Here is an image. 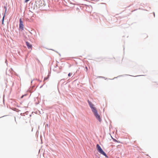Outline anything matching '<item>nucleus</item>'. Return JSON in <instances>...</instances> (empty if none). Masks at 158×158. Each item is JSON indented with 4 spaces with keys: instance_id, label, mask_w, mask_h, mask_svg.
<instances>
[{
    "instance_id": "f257e3e1",
    "label": "nucleus",
    "mask_w": 158,
    "mask_h": 158,
    "mask_svg": "<svg viewBox=\"0 0 158 158\" xmlns=\"http://www.w3.org/2000/svg\"><path fill=\"white\" fill-rule=\"evenodd\" d=\"M96 148L100 154L104 155L106 157H108V156L106 153L103 151L101 147L98 144H97L96 145Z\"/></svg>"
},
{
    "instance_id": "f03ea898",
    "label": "nucleus",
    "mask_w": 158,
    "mask_h": 158,
    "mask_svg": "<svg viewBox=\"0 0 158 158\" xmlns=\"http://www.w3.org/2000/svg\"><path fill=\"white\" fill-rule=\"evenodd\" d=\"M94 114L95 116V117L98 120L99 122H101V119L100 118V117L98 114L97 112V111L96 109L94 110L93 111H92Z\"/></svg>"
},
{
    "instance_id": "7ed1b4c3",
    "label": "nucleus",
    "mask_w": 158,
    "mask_h": 158,
    "mask_svg": "<svg viewBox=\"0 0 158 158\" xmlns=\"http://www.w3.org/2000/svg\"><path fill=\"white\" fill-rule=\"evenodd\" d=\"M88 103L91 109H92V111H93L94 110L96 109L95 107L94 106V105L89 100L88 101Z\"/></svg>"
},
{
    "instance_id": "20e7f679",
    "label": "nucleus",
    "mask_w": 158,
    "mask_h": 158,
    "mask_svg": "<svg viewBox=\"0 0 158 158\" xmlns=\"http://www.w3.org/2000/svg\"><path fill=\"white\" fill-rule=\"evenodd\" d=\"M26 44L28 49H32V45L31 44L27 42H26Z\"/></svg>"
},
{
    "instance_id": "39448f33",
    "label": "nucleus",
    "mask_w": 158,
    "mask_h": 158,
    "mask_svg": "<svg viewBox=\"0 0 158 158\" xmlns=\"http://www.w3.org/2000/svg\"><path fill=\"white\" fill-rule=\"evenodd\" d=\"M22 21L20 20V30L21 29L23 30V25Z\"/></svg>"
},
{
    "instance_id": "423d86ee",
    "label": "nucleus",
    "mask_w": 158,
    "mask_h": 158,
    "mask_svg": "<svg viewBox=\"0 0 158 158\" xmlns=\"http://www.w3.org/2000/svg\"><path fill=\"white\" fill-rule=\"evenodd\" d=\"M4 17H5V15L3 17V19H2V24H3V21H4Z\"/></svg>"
},
{
    "instance_id": "0eeeda50",
    "label": "nucleus",
    "mask_w": 158,
    "mask_h": 158,
    "mask_svg": "<svg viewBox=\"0 0 158 158\" xmlns=\"http://www.w3.org/2000/svg\"><path fill=\"white\" fill-rule=\"evenodd\" d=\"M4 8L5 9V12H6V6H4Z\"/></svg>"
},
{
    "instance_id": "6e6552de",
    "label": "nucleus",
    "mask_w": 158,
    "mask_h": 158,
    "mask_svg": "<svg viewBox=\"0 0 158 158\" xmlns=\"http://www.w3.org/2000/svg\"><path fill=\"white\" fill-rule=\"evenodd\" d=\"M29 0H25V2H28Z\"/></svg>"
},
{
    "instance_id": "1a4fd4ad",
    "label": "nucleus",
    "mask_w": 158,
    "mask_h": 158,
    "mask_svg": "<svg viewBox=\"0 0 158 158\" xmlns=\"http://www.w3.org/2000/svg\"><path fill=\"white\" fill-rule=\"evenodd\" d=\"M85 69H86V71H87L88 70V68H87V67H85Z\"/></svg>"
},
{
    "instance_id": "9d476101",
    "label": "nucleus",
    "mask_w": 158,
    "mask_h": 158,
    "mask_svg": "<svg viewBox=\"0 0 158 158\" xmlns=\"http://www.w3.org/2000/svg\"><path fill=\"white\" fill-rule=\"evenodd\" d=\"M68 76L69 77H70L71 76V74L70 73H69V74H68Z\"/></svg>"
},
{
    "instance_id": "9b49d317",
    "label": "nucleus",
    "mask_w": 158,
    "mask_h": 158,
    "mask_svg": "<svg viewBox=\"0 0 158 158\" xmlns=\"http://www.w3.org/2000/svg\"><path fill=\"white\" fill-rule=\"evenodd\" d=\"M24 96H26V94L25 95H24ZM24 96V95H23L22 97H21V98H23V97Z\"/></svg>"
}]
</instances>
